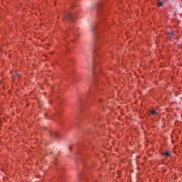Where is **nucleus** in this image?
<instances>
[{"label": "nucleus", "instance_id": "f257e3e1", "mask_svg": "<svg viewBox=\"0 0 182 182\" xmlns=\"http://www.w3.org/2000/svg\"><path fill=\"white\" fill-rule=\"evenodd\" d=\"M66 19H68V21H70L71 22H75V19H76V14H70V13H66L64 15V19L63 21H66Z\"/></svg>", "mask_w": 182, "mask_h": 182}, {"label": "nucleus", "instance_id": "f03ea898", "mask_svg": "<svg viewBox=\"0 0 182 182\" xmlns=\"http://www.w3.org/2000/svg\"><path fill=\"white\" fill-rule=\"evenodd\" d=\"M103 6V4L101 2L97 3V4H93L91 6L92 9H96V11H99L100 8Z\"/></svg>", "mask_w": 182, "mask_h": 182}, {"label": "nucleus", "instance_id": "7ed1b4c3", "mask_svg": "<svg viewBox=\"0 0 182 182\" xmlns=\"http://www.w3.org/2000/svg\"><path fill=\"white\" fill-rule=\"evenodd\" d=\"M49 134L50 137H53V139H58L59 137V134L55 131H50Z\"/></svg>", "mask_w": 182, "mask_h": 182}, {"label": "nucleus", "instance_id": "20e7f679", "mask_svg": "<svg viewBox=\"0 0 182 182\" xmlns=\"http://www.w3.org/2000/svg\"><path fill=\"white\" fill-rule=\"evenodd\" d=\"M72 33L75 39L79 38V36H80V34L76 32V28L73 29V31H72Z\"/></svg>", "mask_w": 182, "mask_h": 182}, {"label": "nucleus", "instance_id": "39448f33", "mask_svg": "<svg viewBox=\"0 0 182 182\" xmlns=\"http://www.w3.org/2000/svg\"><path fill=\"white\" fill-rule=\"evenodd\" d=\"M163 4H164L163 1H159L158 2V6H163Z\"/></svg>", "mask_w": 182, "mask_h": 182}, {"label": "nucleus", "instance_id": "423d86ee", "mask_svg": "<svg viewBox=\"0 0 182 182\" xmlns=\"http://www.w3.org/2000/svg\"><path fill=\"white\" fill-rule=\"evenodd\" d=\"M164 155L166 156V157H168V156H170V154L168 152H165Z\"/></svg>", "mask_w": 182, "mask_h": 182}, {"label": "nucleus", "instance_id": "0eeeda50", "mask_svg": "<svg viewBox=\"0 0 182 182\" xmlns=\"http://www.w3.org/2000/svg\"><path fill=\"white\" fill-rule=\"evenodd\" d=\"M151 114H156L157 113V112H156V110H151Z\"/></svg>", "mask_w": 182, "mask_h": 182}, {"label": "nucleus", "instance_id": "6e6552de", "mask_svg": "<svg viewBox=\"0 0 182 182\" xmlns=\"http://www.w3.org/2000/svg\"><path fill=\"white\" fill-rule=\"evenodd\" d=\"M95 29H96V26H93L92 28L91 29L92 32H93L95 31Z\"/></svg>", "mask_w": 182, "mask_h": 182}, {"label": "nucleus", "instance_id": "1a4fd4ad", "mask_svg": "<svg viewBox=\"0 0 182 182\" xmlns=\"http://www.w3.org/2000/svg\"><path fill=\"white\" fill-rule=\"evenodd\" d=\"M69 149H70V146H69Z\"/></svg>", "mask_w": 182, "mask_h": 182}]
</instances>
